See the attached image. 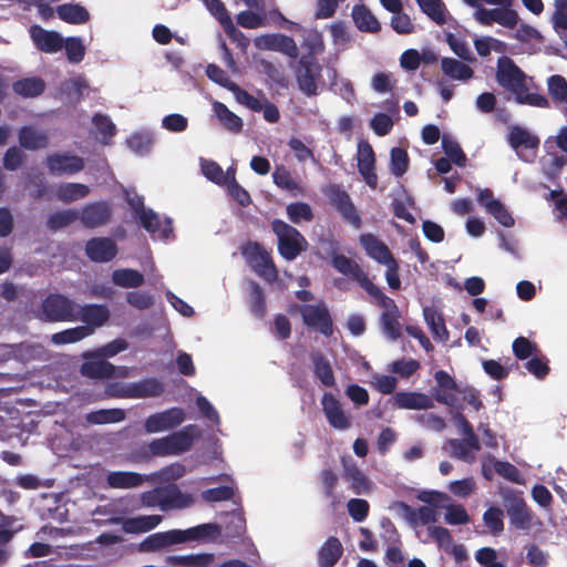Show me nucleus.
<instances>
[{
	"label": "nucleus",
	"mask_w": 567,
	"mask_h": 567,
	"mask_svg": "<svg viewBox=\"0 0 567 567\" xmlns=\"http://www.w3.org/2000/svg\"><path fill=\"white\" fill-rule=\"evenodd\" d=\"M163 511L183 509L194 504L192 495L186 494L175 486L163 488Z\"/></svg>",
	"instance_id": "2f4dec72"
},
{
	"label": "nucleus",
	"mask_w": 567,
	"mask_h": 567,
	"mask_svg": "<svg viewBox=\"0 0 567 567\" xmlns=\"http://www.w3.org/2000/svg\"><path fill=\"white\" fill-rule=\"evenodd\" d=\"M85 362L81 367V373L92 379H101L109 377H121L126 378L130 374V370L125 367L115 368L110 362L105 361L104 358L89 357L84 358Z\"/></svg>",
	"instance_id": "4468645a"
},
{
	"label": "nucleus",
	"mask_w": 567,
	"mask_h": 567,
	"mask_svg": "<svg viewBox=\"0 0 567 567\" xmlns=\"http://www.w3.org/2000/svg\"><path fill=\"white\" fill-rule=\"evenodd\" d=\"M474 45L481 56H486L491 52L504 53L506 51V44L503 41L489 35L476 38Z\"/></svg>",
	"instance_id": "5fc2aeb1"
},
{
	"label": "nucleus",
	"mask_w": 567,
	"mask_h": 567,
	"mask_svg": "<svg viewBox=\"0 0 567 567\" xmlns=\"http://www.w3.org/2000/svg\"><path fill=\"white\" fill-rule=\"evenodd\" d=\"M178 535L177 529L152 534L140 544V550L157 551L171 545L179 544Z\"/></svg>",
	"instance_id": "c756f323"
},
{
	"label": "nucleus",
	"mask_w": 567,
	"mask_h": 567,
	"mask_svg": "<svg viewBox=\"0 0 567 567\" xmlns=\"http://www.w3.org/2000/svg\"><path fill=\"white\" fill-rule=\"evenodd\" d=\"M358 169L363 181L371 188L378 185V176L375 173V157L372 146L367 141H360L357 150Z\"/></svg>",
	"instance_id": "2eb2a0df"
},
{
	"label": "nucleus",
	"mask_w": 567,
	"mask_h": 567,
	"mask_svg": "<svg viewBox=\"0 0 567 567\" xmlns=\"http://www.w3.org/2000/svg\"><path fill=\"white\" fill-rule=\"evenodd\" d=\"M423 316L434 338L439 341H446L449 339V332L442 315L434 308L425 307L423 309Z\"/></svg>",
	"instance_id": "58836bf2"
},
{
	"label": "nucleus",
	"mask_w": 567,
	"mask_h": 567,
	"mask_svg": "<svg viewBox=\"0 0 567 567\" xmlns=\"http://www.w3.org/2000/svg\"><path fill=\"white\" fill-rule=\"evenodd\" d=\"M305 324L320 331L324 336L332 334V322L323 302L306 303L298 309Z\"/></svg>",
	"instance_id": "6e6552de"
},
{
	"label": "nucleus",
	"mask_w": 567,
	"mask_h": 567,
	"mask_svg": "<svg viewBox=\"0 0 567 567\" xmlns=\"http://www.w3.org/2000/svg\"><path fill=\"white\" fill-rule=\"evenodd\" d=\"M200 168L204 176L216 185L224 186L233 175H236V168L229 167L224 171L216 162L210 159H200Z\"/></svg>",
	"instance_id": "473e14b6"
},
{
	"label": "nucleus",
	"mask_w": 567,
	"mask_h": 567,
	"mask_svg": "<svg viewBox=\"0 0 567 567\" xmlns=\"http://www.w3.org/2000/svg\"><path fill=\"white\" fill-rule=\"evenodd\" d=\"M206 9L210 12L212 16L221 24L226 34L229 35L234 40H241L243 47L247 45V39L244 37L243 32L236 29L233 20L220 0H203Z\"/></svg>",
	"instance_id": "dca6fc26"
},
{
	"label": "nucleus",
	"mask_w": 567,
	"mask_h": 567,
	"mask_svg": "<svg viewBox=\"0 0 567 567\" xmlns=\"http://www.w3.org/2000/svg\"><path fill=\"white\" fill-rule=\"evenodd\" d=\"M272 229L278 238V250L285 259L293 260L306 249L307 241L296 228L281 220H275Z\"/></svg>",
	"instance_id": "7ed1b4c3"
},
{
	"label": "nucleus",
	"mask_w": 567,
	"mask_h": 567,
	"mask_svg": "<svg viewBox=\"0 0 567 567\" xmlns=\"http://www.w3.org/2000/svg\"><path fill=\"white\" fill-rule=\"evenodd\" d=\"M436 522V513L433 507L422 506L413 511V518L411 526L416 530L417 536L423 538L425 530L421 528L425 525L432 526L431 524Z\"/></svg>",
	"instance_id": "09e8293b"
},
{
	"label": "nucleus",
	"mask_w": 567,
	"mask_h": 567,
	"mask_svg": "<svg viewBox=\"0 0 567 567\" xmlns=\"http://www.w3.org/2000/svg\"><path fill=\"white\" fill-rule=\"evenodd\" d=\"M548 92L557 103H567V81L560 75H553L547 82Z\"/></svg>",
	"instance_id": "e2e57ef3"
},
{
	"label": "nucleus",
	"mask_w": 567,
	"mask_h": 567,
	"mask_svg": "<svg viewBox=\"0 0 567 567\" xmlns=\"http://www.w3.org/2000/svg\"><path fill=\"white\" fill-rule=\"evenodd\" d=\"M237 23L245 29H258L267 25V17L262 11L245 10L237 14Z\"/></svg>",
	"instance_id": "864d4df0"
},
{
	"label": "nucleus",
	"mask_w": 567,
	"mask_h": 567,
	"mask_svg": "<svg viewBox=\"0 0 567 567\" xmlns=\"http://www.w3.org/2000/svg\"><path fill=\"white\" fill-rule=\"evenodd\" d=\"M443 72L454 80L466 81L473 76L472 69L455 59L445 58L441 62Z\"/></svg>",
	"instance_id": "de8ad7c7"
},
{
	"label": "nucleus",
	"mask_w": 567,
	"mask_h": 567,
	"mask_svg": "<svg viewBox=\"0 0 567 567\" xmlns=\"http://www.w3.org/2000/svg\"><path fill=\"white\" fill-rule=\"evenodd\" d=\"M501 8L486 9L478 6L474 7L473 13L474 19L483 25H492L494 22L498 23L503 28L514 29L519 21V16L516 10L512 9V6H499Z\"/></svg>",
	"instance_id": "423d86ee"
},
{
	"label": "nucleus",
	"mask_w": 567,
	"mask_h": 567,
	"mask_svg": "<svg viewBox=\"0 0 567 567\" xmlns=\"http://www.w3.org/2000/svg\"><path fill=\"white\" fill-rule=\"evenodd\" d=\"M78 305L68 298L55 295L43 302V316L50 321L75 320Z\"/></svg>",
	"instance_id": "ddd939ff"
},
{
	"label": "nucleus",
	"mask_w": 567,
	"mask_h": 567,
	"mask_svg": "<svg viewBox=\"0 0 567 567\" xmlns=\"http://www.w3.org/2000/svg\"><path fill=\"white\" fill-rule=\"evenodd\" d=\"M184 421V410L179 408H172L147 416L144 421V430L148 434L166 432L177 427Z\"/></svg>",
	"instance_id": "0eeeda50"
},
{
	"label": "nucleus",
	"mask_w": 567,
	"mask_h": 567,
	"mask_svg": "<svg viewBox=\"0 0 567 567\" xmlns=\"http://www.w3.org/2000/svg\"><path fill=\"white\" fill-rule=\"evenodd\" d=\"M511 523L519 529L530 530L538 528L540 522L532 514L526 507L525 503L520 499H515L508 508Z\"/></svg>",
	"instance_id": "5701e85b"
},
{
	"label": "nucleus",
	"mask_w": 567,
	"mask_h": 567,
	"mask_svg": "<svg viewBox=\"0 0 567 567\" xmlns=\"http://www.w3.org/2000/svg\"><path fill=\"white\" fill-rule=\"evenodd\" d=\"M383 312L381 316V323L383 332L388 338L395 340L401 336V324L399 322L400 312L391 298L382 299Z\"/></svg>",
	"instance_id": "412c9836"
},
{
	"label": "nucleus",
	"mask_w": 567,
	"mask_h": 567,
	"mask_svg": "<svg viewBox=\"0 0 567 567\" xmlns=\"http://www.w3.org/2000/svg\"><path fill=\"white\" fill-rule=\"evenodd\" d=\"M48 134L33 127H22L19 132V142L28 150L44 148L48 145Z\"/></svg>",
	"instance_id": "4c0bfd02"
},
{
	"label": "nucleus",
	"mask_w": 567,
	"mask_h": 567,
	"mask_svg": "<svg viewBox=\"0 0 567 567\" xmlns=\"http://www.w3.org/2000/svg\"><path fill=\"white\" fill-rule=\"evenodd\" d=\"M315 373L317 378L327 386L334 384V375L328 360L321 355L313 357Z\"/></svg>",
	"instance_id": "680f3d73"
},
{
	"label": "nucleus",
	"mask_w": 567,
	"mask_h": 567,
	"mask_svg": "<svg viewBox=\"0 0 567 567\" xmlns=\"http://www.w3.org/2000/svg\"><path fill=\"white\" fill-rule=\"evenodd\" d=\"M14 91L25 97H33L44 90V82L38 78L23 79L14 83Z\"/></svg>",
	"instance_id": "4d7b16f0"
},
{
	"label": "nucleus",
	"mask_w": 567,
	"mask_h": 567,
	"mask_svg": "<svg viewBox=\"0 0 567 567\" xmlns=\"http://www.w3.org/2000/svg\"><path fill=\"white\" fill-rule=\"evenodd\" d=\"M86 87L87 83L83 76H74L62 84L61 91L68 96V99L76 100L82 96L83 91L86 90Z\"/></svg>",
	"instance_id": "0e129e2a"
},
{
	"label": "nucleus",
	"mask_w": 567,
	"mask_h": 567,
	"mask_svg": "<svg viewBox=\"0 0 567 567\" xmlns=\"http://www.w3.org/2000/svg\"><path fill=\"white\" fill-rule=\"evenodd\" d=\"M30 34L35 47L45 53H55L63 48L64 40L55 31H48L41 27L33 25Z\"/></svg>",
	"instance_id": "aec40b11"
},
{
	"label": "nucleus",
	"mask_w": 567,
	"mask_h": 567,
	"mask_svg": "<svg viewBox=\"0 0 567 567\" xmlns=\"http://www.w3.org/2000/svg\"><path fill=\"white\" fill-rule=\"evenodd\" d=\"M320 74V65L312 60L302 58L297 70L299 87L308 95L317 93V81Z\"/></svg>",
	"instance_id": "a211bd4d"
},
{
	"label": "nucleus",
	"mask_w": 567,
	"mask_h": 567,
	"mask_svg": "<svg viewBox=\"0 0 567 567\" xmlns=\"http://www.w3.org/2000/svg\"><path fill=\"white\" fill-rule=\"evenodd\" d=\"M436 386L433 389L434 399L445 405L454 409L461 408L458 404V395L461 386L445 371H437L434 374Z\"/></svg>",
	"instance_id": "9b49d317"
},
{
	"label": "nucleus",
	"mask_w": 567,
	"mask_h": 567,
	"mask_svg": "<svg viewBox=\"0 0 567 567\" xmlns=\"http://www.w3.org/2000/svg\"><path fill=\"white\" fill-rule=\"evenodd\" d=\"M421 10L433 21L442 24L446 21V9L441 0H416Z\"/></svg>",
	"instance_id": "3c124183"
},
{
	"label": "nucleus",
	"mask_w": 567,
	"mask_h": 567,
	"mask_svg": "<svg viewBox=\"0 0 567 567\" xmlns=\"http://www.w3.org/2000/svg\"><path fill=\"white\" fill-rule=\"evenodd\" d=\"M86 255L97 262H105L115 257L117 248L110 238H93L86 244Z\"/></svg>",
	"instance_id": "bb28decb"
},
{
	"label": "nucleus",
	"mask_w": 567,
	"mask_h": 567,
	"mask_svg": "<svg viewBox=\"0 0 567 567\" xmlns=\"http://www.w3.org/2000/svg\"><path fill=\"white\" fill-rule=\"evenodd\" d=\"M89 195V187L80 183H64L58 186L56 197L63 203H72Z\"/></svg>",
	"instance_id": "c03bdc74"
},
{
	"label": "nucleus",
	"mask_w": 567,
	"mask_h": 567,
	"mask_svg": "<svg viewBox=\"0 0 567 567\" xmlns=\"http://www.w3.org/2000/svg\"><path fill=\"white\" fill-rule=\"evenodd\" d=\"M322 410L329 425L338 431H347L352 426V417L332 394L324 393L321 399Z\"/></svg>",
	"instance_id": "f8f14e48"
},
{
	"label": "nucleus",
	"mask_w": 567,
	"mask_h": 567,
	"mask_svg": "<svg viewBox=\"0 0 567 567\" xmlns=\"http://www.w3.org/2000/svg\"><path fill=\"white\" fill-rule=\"evenodd\" d=\"M93 124L100 135V142L109 144L110 140L115 135L116 128L113 122L105 115L96 114L93 117Z\"/></svg>",
	"instance_id": "13d9d810"
},
{
	"label": "nucleus",
	"mask_w": 567,
	"mask_h": 567,
	"mask_svg": "<svg viewBox=\"0 0 567 567\" xmlns=\"http://www.w3.org/2000/svg\"><path fill=\"white\" fill-rule=\"evenodd\" d=\"M125 413L120 409L99 410L86 415V421L93 424H107L123 421Z\"/></svg>",
	"instance_id": "6e6d98bb"
},
{
	"label": "nucleus",
	"mask_w": 567,
	"mask_h": 567,
	"mask_svg": "<svg viewBox=\"0 0 567 567\" xmlns=\"http://www.w3.org/2000/svg\"><path fill=\"white\" fill-rule=\"evenodd\" d=\"M513 30V37L520 42H540L543 40V37L537 29L525 22H522L520 20L517 22V25Z\"/></svg>",
	"instance_id": "69168bd1"
},
{
	"label": "nucleus",
	"mask_w": 567,
	"mask_h": 567,
	"mask_svg": "<svg viewBox=\"0 0 567 567\" xmlns=\"http://www.w3.org/2000/svg\"><path fill=\"white\" fill-rule=\"evenodd\" d=\"M344 475L355 494H368L372 491L371 481L354 465H344Z\"/></svg>",
	"instance_id": "a19ab883"
},
{
	"label": "nucleus",
	"mask_w": 567,
	"mask_h": 567,
	"mask_svg": "<svg viewBox=\"0 0 567 567\" xmlns=\"http://www.w3.org/2000/svg\"><path fill=\"white\" fill-rule=\"evenodd\" d=\"M115 523H121L122 528L128 534L146 533L157 527L162 522L161 515H145L126 519H113Z\"/></svg>",
	"instance_id": "cd10ccee"
},
{
	"label": "nucleus",
	"mask_w": 567,
	"mask_h": 567,
	"mask_svg": "<svg viewBox=\"0 0 567 567\" xmlns=\"http://www.w3.org/2000/svg\"><path fill=\"white\" fill-rule=\"evenodd\" d=\"M287 215L289 219L295 224L302 221H309L312 218V212L306 203H293L287 206Z\"/></svg>",
	"instance_id": "338daca9"
},
{
	"label": "nucleus",
	"mask_w": 567,
	"mask_h": 567,
	"mask_svg": "<svg viewBox=\"0 0 567 567\" xmlns=\"http://www.w3.org/2000/svg\"><path fill=\"white\" fill-rule=\"evenodd\" d=\"M179 544L186 542H209L220 536V527L217 524H200L187 529H177Z\"/></svg>",
	"instance_id": "4be33fe9"
},
{
	"label": "nucleus",
	"mask_w": 567,
	"mask_h": 567,
	"mask_svg": "<svg viewBox=\"0 0 567 567\" xmlns=\"http://www.w3.org/2000/svg\"><path fill=\"white\" fill-rule=\"evenodd\" d=\"M352 18L355 27L362 32H378L381 24L374 14L363 4H357L352 9Z\"/></svg>",
	"instance_id": "72a5a7b5"
},
{
	"label": "nucleus",
	"mask_w": 567,
	"mask_h": 567,
	"mask_svg": "<svg viewBox=\"0 0 567 567\" xmlns=\"http://www.w3.org/2000/svg\"><path fill=\"white\" fill-rule=\"evenodd\" d=\"M508 143L522 159L532 161L535 157L539 140L528 130L513 126L508 134Z\"/></svg>",
	"instance_id": "9d476101"
},
{
	"label": "nucleus",
	"mask_w": 567,
	"mask_h": 567,
	"mask_svg": "<svg viewBox=\"0 0 567 567\" xmlns=\"http://www.w3.org/2000/svg\"><path fill=\"white\" fill-rule=\"evenodd\" d=\"M143 483V476L134 472H111L107 484L113 488H132Z\"/></svg>",
	"instance_id": "49530a36"
},
{
	"label": "nucleus",
	"mask_w": 567,
	"mask_h": 567,
	"mask_svg": "<svg viewBox=\"0 0 567 567\" xmlns=\"http://www.w3.org/2000/svg\"><path fill=\"white\" fill-rule=\"evenodd\" d=\"M140 219L143 227L156 238L166 239L173 231L171 220H161L152 210H142Z\"/></svg>",
	"instance_id": "c85d7f7f"
},
{
	"label": "nucleus",
	"mask_w": 567,
	"mask_h": 567,
	"mask_svg": "<svg viewBox=\"0 0 567 567\" xmlns=\"http://www.w3.org/2000/svg\"><path fill=\"white\" fill-rule=\"evenodd\" d=\"M331 262L337 271L354 280L363 272L354 260L343 255L333 256Z\"/></svg>",
	"instance_id": "603ef678"
},
{
	"label": "nucleus",
	"mask_w": 567,
	"mask_h": 567,
	"mask_svg": "<svg viewBox=\"0 0 567 567\" xmlns=\"http://www.w3.org/2000/svg\"><path fill=\"white\" fill-rule=\"evenodd\" d=\"M241 254L252 270L267 281L277 278V270L269 252L258 243H247L241 247Z\"/></svg>",
	"instance_id": "20e7f679"
},
{
	"label": "nucleus",
	"mask_w": 567,
	"mask_h": 567,
	"mask_svg": "<svg viewBox=\"0 0 567 567\" xmlns=\"http://www.w3.org/2000/svg\"><path fill=\"white\" fill-rule=\"evenodd\" d=\"M112 282L121 288H137L144 282V276L131 268L116 269L112 272Z\"/></svg>",
	"instance_id": "ea45409f"
},
{
	"label": "nucleus",
	"mask_w": 567,
	"mask_h": 567,
	"mask_svg": "<svg viewBox=\"0 0 567 567\" xmlns=\"http://www.w3.org/2000/svg\"><path fill=\"white\" fill-rule=\"evenodd\" d=\"M478 202L494 218L504 227H513L515 220L507 208L494 198L489 189H482L478 193Z\"/></svg>",
	"instance_id": "6ab92c4d"
},
{
	"label": "nucleus",
	"mask_w": 567,
	"mask_h": 567,
	"mask_svg": "<svg viewBox=\"0 0 567 567\" xmlns=\"http://www.w3.org/2000/svg\"><path fill=\"white\" fill-rule=\"evenodd\" d=\"M360 243L368 256L381 265H385L394 259L385 244L372 235H362Z\"/></svg>",
	"instance_id": "7c9ffc66"
},
{
	"label": "nucleus",
	"mask_w": 567,
	"mask_h": 567,
	"mask_svg": "<svg viewBox=\"0 0 567 567\" xmlns=\"http://www.w3.org/2000/svg\"><path fill=\"white\" fill-rule=\"evenodd\" d=\"M453 457L473 462L475 454L480 450L478 440L475 436H465L464 440H450L444 447Z\"/></svg>",
	"instance_id": "393cba45"
},
{
	"label": "nucleus",
	"mask_w": 567,
	"mask_h": 567,
	"mask_svg": "<svg viewBox=\"0 0 567 567\" xmlns=\"http://www.w3.org/2000/svg\"><path fill=\"white\" fill-rule=\"evenodd\" d=\"M63 47L65 48L68 60L72 63L81 62L85 54V47L80 38H68Z\"/></svg>",
	"instance_id": "774afa93"
},
{
	"label": "nucleus",
	"mask_w": 567,
	"mask_h": 567,
	"mask_svg": "<svg viewBox=\"0 0 567 567\" xmlns=\"http://www.w3.org/2000/svg\"><path fill=\"white\" fill-rule=\"evenodd\" d=\"M163 385L156 379H145L140 382L116 383L107 388L109 395L120 398H151L162 393Z\"/></svg>",
	"instance_id": "39448f33"
},
{
	"label": "nucleus",
	"mask_w": 567,
	"mask_h": 567,
	"mask_svg": "<svg viewBox=\"0 0 567 567\" xmlns=\"http://www.w3.org/2000/svg\"><path fill=\"white\" fill-rule=\"evenodd\" d=\"M79 217L87 227H96L104 224L110 217V208L106 204L97 203L86 206Z\"/></svg>",
	"instance_id": "f704fd0d"
},
{
	"label": "nucleus",
	"mask_w": 567,
	"mask_h": 567,
	"mask_svg": "<svg viewBox=\"0 0 567 567\" xmlns=\"http://www.w3.org/2000/svg\"><path fill=\"white\" fill-rule=\"evenodd\" d=\"M200 434V429L197 425H187L171 435L153 440L148 444L150 454L155 456L179 455L189 451Z\"/></svg>",
	"instance_id": "f03ea898"
},
{
	"label": "nucleus",
	"mask_w": 567,
	"mask_h": 567,
	"mask_svg": "<svg viewBox=\"0 0 567 567\" xmlns=\"http://www.w3.org/2000/svg\"><path fill=\"white\" fill-rule=\"evenodd\" d=\"M213 110L220 124L229 132L239 133L243 128V120L233 113L220 102L213 103Z\"/></svg>",
	"instance_id": "e433bc0d"
},
{
	"label": "nucleus",
	"mask_w": 567,
	"mask_h": 567,
	"mask_svg": "<svg viewBox=\"0 0 567 567\" xmlns=\"http://www.w3.org/2000/svg\"><path fill=\"white\" fill-rule=\"evenodd\" d=\"M332 202L350 224H352L354 227H359L360 217L348 194L344 192L336 190L332 195Z\"/></svg>",
	"instance_id": "37998d69"
},
{
	"label": "nucleus",
	"mask_w": 567,
	"mask_h": 567,
	"mask_svg": "<svg viewBox=\"0 0 567 567\" xmlns=\"http://www.w3.org/2000/svg\"><path fill=\"white\" fill-rule=\"evenodd\" d=\"M422 539L424 542L433 539L444 550H449L452 544L450 532L441 526H427Z\"/></svg>",
	"instance_id": "052dcab7"
},
{
	"label": "nucleus",
	"mask_w": 567,
	"mask_h": 567,
	"mask_svg": "<svg viewBox=\"0 0 567 567\" xmlns=\"http://www.w3.org/2000/svg\"><path fill=\"white\" fill-rule=\"evenodd\" d=\"M398 409L427 410L434 406L433 400L419 392H398L391 399Z\"/></svg>",
	"instance_id": "b1692460"
},
{
	"label": "nucleus",
	"mask_w": 567,
	"mask_h": 567,
	"mask_svg": "<svg viewBox=\"0 0 567 567\" xmlns=\"http://www.w3.org/2000/svg\"><path fill=\"white\" fill-rule=\"evenodd\" d=\"M58 17L72 24H81L90 19L87 10L78 3H65L56 8Z\"/></svg>",
	"instance_id": "c9c22d12"
},
{
	"label": "nucleus",
	"mask_w": 567,
	"mask_h": 567,
	"mask_svg": "<svg viewBox=\"0 0 567 567\" xmlns=\"http://www.w3.org/2000/svg\"><path fill=\"white\" fill-rule=\"evenodd\" d=\"M92 334V329L89 327H75L58 333L52 334L51 340L54 344H68L78 342Z\"/></svg>",
	"instance_id": "8fccbe9b"
},
{
	"label": "nucleus",
	"mask_w": 567,
	"mask_h": 567,
	"mask_svg": "<svg viewBox=\"0 0 567 567\" xmlns=\"http://www.w3.org/2000/svg\"><path fill=\"white\" fill-rule=\"evenodd\" d=\"M47 165L52 174H74L83 169L84 161L83 158L69 153H55L48 156Z\"/></svg>",
	"instance_id": "f3484780"
},
{
	"label": "nucleus",
	"mask_w": 567,
	"mask_h": 567,
	"mask_svg": "<svg viewBox=\"0 0 567 567\" xmlns=\"http://www.w3.org/2000/svg\"><path fill=\"white\" fill-rule=\"evenodd\" d=\"M272 178L278 187L291 193L293 196L305 193L303 186L296 181L285 167H277L272 174Z\"/></svg>",
	"instance_id": "79ce46f5"
},
{
	"label": "nucleus",
	"mask_w": 567,
	"mask_h": 567,
	"mask_svg": "<svg viewBox=\"0 0 567 567\" xmlns=\"http://www.w3.org/2000/svg\"><path fill=\"white\" fill-rule=\"evenodd\" d=\"M497 82L509 91L518 104H526L535 107H547V99L536 92L532 79L515 65L508 58H501L497 63Z\"/></svg>",
	"instance_id": "f257e3e1"
},
{
	"label": "nucleus",
	"mask_w": 567,
	"mask_h": 567,
	"mask_svg": "<svg viewBox=\"0 0 567 567\" xmlns=\"http://www.w3.org/2000/svg\"><path fill=\"white\" fill-rule=\"evenodd\" d=\"M409 167V156L408 153L400 148L394 147L390 152V169L391 173L395 176H402Z\"/></svg>",
	"instance_id": "bf43d9fd"
},
{
	"label": "nucleus",
	"mask_w": 567,
	"mask_h": 567,
	"mask_svg": "<svg viewBox=\"0 0 567 567\" xmlns=\"http://www.w3.org/2000/svg\"><path fill=\"white\" fill-rule=\"evenodd\" d=\"M109 318L110 311L103 305L78 306L75 320L85 322V327L91 328L92 332L95 328L102 327Z\"/></svg>",
	"instance_id": "a878e982"
},
{
	"label": "nucleus",
	"mask_w": 567,
	"mask_h": 567,
	"mask_svg": "<svg viewBox=\"0 0 567 567\" xmlns=\"http://www.w3.org/2000/svg\"><path fill=\"white\" fill-rule=\"evenodd\" d=\"M257 49L264 51H276L296 59L299 50L295 40L281 33H267L254 39Z\"/></svg>",
	"instance_id": "1a4fd4ad"
},
{
	"label": "nucleus",
	"mask_w": 567,
	"mask_h": 567,
	"mask_svg": "<svg viewBox=\"0 0 567 567\" xmlns=\"http://www.w3.org/2000/svg\"><path fill=\"white\" fill-rule=\"evenodd\" d=\"M342 555V545L339 539L329 538L319 550V561L324 567L336 565Z\"/></svg>",
	"instance_id": "a18cd8bd"
}]
</instances>
